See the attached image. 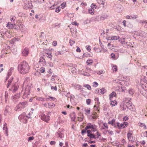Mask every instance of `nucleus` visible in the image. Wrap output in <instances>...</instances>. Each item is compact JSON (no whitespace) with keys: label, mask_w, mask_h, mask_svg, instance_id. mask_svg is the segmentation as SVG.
I'll return each mask as SVG.
<instances>
[{"label":"nucleus","mask_w":147,"mask_h":147,"mask_svg":"<svg viewBox=\"0 0 147 147\" xmlns=\"http://www.w3.org/2000/svg\"><path fill=\"white\" fill-rule=\"evenodd\" d=\"M79 90H82V87L79 85H77V86L76 87Z\"/></svg>","instance_id":"13d9d810"},{"label":"nucleus","mask_w":147,"mask_h":147,"mask_svg":"<svg viewBox=\"0 0 147 147\" xmlns=\"http://www.w3.org/2000/svg\"><path fill=\"white\" fill-rule=\"evenodd\" d=\"M92 60L91 59L88 60L86 61V63L87 65H89L90 64H92Z\"/></svg>","instance_id":"ea45409f"},{"label":"nucleus","mask_w":147,"mask_h":147,"mask_svg":"<svg viewBox=\"0 0 147 147\" xmlns=\"http://www.w3.org/2000/svg\"><path fill=\"white\" fill-rule=\"evenodd\" d=\"M47 55H48V56H47V55H44V56H46V57H48L49 58H50V59H51V57H52V55H51V53H47V54H46Z\"/></svg>","instance_id":"79ce46f5"},{"label":"nucleus","mask_w":147,"mask_h":147,"mask_svg":"<svg viewBox=\"0 0 147 147\" xmlns=\"http://www.w3.org/2000/svg\"><path fill=\"white\" fill-rule=\"evenodd\" d=\"M126 125H124V123H121L120 124V129L124 128L126 127Z\"/></svg>","instance_id":"a18cd8bd"},{"label":"nucleus","mask_w":147,"mask_h":147,"mask_svg":"<svg viewBox=\"0 0 147 147\" xmlns=\"http://www.w3.org/2000/svg\"><path fill=\"white\" fill-rule=\"evenodd\" d=\"M30 69V67L26 61H24L21 62L18 66V71L22 74H25L28 73Z\"/></svg>","instance_id":"f257e3e1"},{"label":"nucleus","mask_w":147,"mask_h":147,"mask_svg":"<svg viewBox=\"0 0 147 147\" xmlns=\"http://www.w3.org/2000/svg\"><path fill=\"white\" fill-rule=\"evenodd\" d=\"M57 136L61 138H62L64 137V134L62 132L58 131L57 132Z\"/></svg>","instance_id":"aec40b11"},{"label":"nucleus","mask_w":147,"mask_h":147,"mask_svg":"<svg viewBox=\"0 0 147 147\" xmlns=\"http://www.w3.org/2000/svg\"><path fill=\"white\" fill-rule=\"evenodd\" d=\"M74 43L75 42L74 41H73L72 40H70L69 43L70 45L72 46Z\"/></svg>","instance_id":"6e6d98bb"},{"label":"nucleus","mask_w":147,"mask_h":147,"mask_svg":"<svg viewBox=\"0 0 147 147\" xmlns=\"http://www.w3.org/2000/svg\"><path fill=\"white\" fill-rule=\"evenodd\" d=\"M36 1L40 3H44V0H36Z\"/></svg>","instance_id":"bf43d9fd"},{"label":"nucleus","mask_w":147,"mask_h":147,"mask_svg":"<svg viewBox=\"0 0 147 147\" xmlns=\"http://www.w3.org/2000/svg\"><path fill=\"white\" fill-rule=\"evenodd\" d=\"M8 92L7 91H5V102H7L8 98Z\"/></svg>","instance_id":"393cba45"},{"label":"nucleus","mask_w":147,"mask_h":147,"mask_svg":"<svg viewBox=\"0 0 147 147\" xmlns=\"http://www.w3.org/2000/svg\"><path fill=\"white\" fill-rule=\"evenodd\" d=\"M121 144L122 145H124V144L126 143L125 140L124 139H123L121 141Z\"/></svg>","instance_id":"69168bd1"},{"label":"nucleus","mask_w":147,"mask_h":147,"mask_svg":"<svg viewBox=\"0 0 147 147\" xmlns=\"http://www.w3.org/2000/svg\"><path fill=\"white\" fill-rule=\"evenodd\" d=\"M127 137L129 141H134L135 139H134L131 133H128L127 134Z\"/></svg>","instance_id":"2eb2a0df"},{"label":"nucleus","mask_w":147,"mask_h":147,"mask_svg":"<svg viewBox=\"0 0 147 147\" xmlns=\"http://www.w3.org/2000/svg\"><path fill=\"white\" fill-rule=\"evenodd\" d=\"M116 94L114 91L113 92L109 95V98L110 100L113 97L115 96Z\"/></svg>","instance_id":"412c9836"},{"label":"nucleus","mask_w":147,"mask_h":147,"mask_svg":"<svg viewBox=\"0 0 147 147\" xmlns=\"http://www.w3.org/2000/svg\"><path fill=\"white\" fill-rule=\"evenodd\" d=\"M41 119L46 122H48V121L50 120V117L49 116L46 115H45L41 116Z\"/></svg>","instance_id":"9d476101"},{"label":"nucleus","mask_w":147,"mask_h":147,"mask_svg":"<svg viewBox=\"0 0 147 147\" xmlns=\"http://www.w3.org/2000/svg\"><path fill=\"white\" fill-rule=\"evenodd\" d=\"M11 108L9 106H7L5 108V109L4 111V114L5 115H7V113L10 115L11 113Z\"/></svg>","instance_id":"423d86ee"},{"label":"nucleus","mask_w":147,"mask_h":147,"mask_svg":"<svg viewBox=\"0 0 147 147\" xmlns=\"http://www.w3.org/2000/svg\"><path fill=\"white\" fill-rule=\"evenodd\" d=\"M147 91L145 90L144 89H142L140 91V93L143 95L144 96L145 95Z\"/></svg>","instance_id":"5701e85b"},{"label":"nucleus","mask_w":147,"mask_h":147,"mask_svg":"<svg viewBox=\"0 0 147 147\" xmlns=\"http://www.w3.org/2000/svg\"><path fill=\"white\" fill-rule=\"evenodd\" d=\"M62 49H61V51H58L55 53V55H57L59 54L61 55L63 54L64 53V51H65V48H64V47L63 46H62Z\"/></svg>","instance_id":"f8f14e48"},{"label":"nucleus","mask_w":147,"mask_h":147,"mask_svg":"<svg viewBox=\"0 0 147 147\" xmlns=\"http://www.w3.org/2000/svg\"><path fill=\"white\" fill-rule=\"evenodd\" d=\"M89 54L86 53H84L83 55V57H89Z\"/></svg>","instance_id":"052dcab7"},{"label":"nucleus","mask_w":147,"mask_h":147,"mask_svg":"<svg viewBox=\"0 0 147 147\" xmlns=\"http://www.w3.org/2000/svg\"><path fill=\"white\" fill-rule=\"evenodd\" d=\"M91 8H93V9H96L97 6H96L95 4L94 3H92L91 5Z\"/></svg>","instance_id":"37998d69"},{"label":"nucleus","mask_w":147,"mask_h":147,"mask_svg":"<svg viewBox=\"0 0 147 147\" xmlns=\"http://www.w3.org/2000/svg\"><path fill=\"white\" fill-rule=\"evenodd\" d=\"M84 111L86 112L85 114L86 115H87L88 114H89L90 113V108H88L87 109L85 108L84 109Z\"/></svg>","instance_id":"b1692460"},{"label":"nucleus","mask_w":147,"mask_h":147,"mask_svg":"<svg viewBox=\"0 0 147 147\" xmlns=\"http://www.w3.org/2000/svg\"><path fill=\"white\" fill-rule=\"evenodd\" d=\"M86 48L89 52H90L91 51V47L90 45H87L86 46Z\"/></svg>","instance_id":"c9c22d12"},{"label":"nucleus","mask_w":147,"mask_h":147,"mask_svg":"<svg viewBox=\"0 0 147 147\" xmlns=\"http://www.w3.org/2000/svg\"><path fill=\"white\" fill-rule=\"evenodd\" d=\"M94 134H90L89 135H88V137H89L90 139L92 138H93V137Z\"/></svg>","instance_id":"338daca9"},{"label":"nucleus","mask_w":147,"mask_h":147,"mask_svg":"<svg viewBox=\"0 0 147 147\" xmlns=\"http://www.w3.org/2000/svg\"><path fill=\"white\" fill-rule=\"evenodd\" d=\"M34 139V137L33 136L29 137L28 138V141H31V140H32Z\"/></svg>","instance_id":"680f3d73"},{"label":"nucleus","mask_w":147,"mask_h":147,"mask_svg":"<svg viewBox=\"0 0 147 147\" xmlns=\"http://www.w3.org/2000/svg\"><path fill=\"white\" fill-rule=\"evenodd\" d=\"M108 17V16L107 15H103L100 16V20H104L107 19Z\"/></svg>","instance_id":"4be33fe9"},{"label":"nucleus","mask_w":147,"mask_h":147,"mask_svg":"<svg viewBox=\"0 0 147 147\" xmlns=\"http://www.w3.org/2000/svg\"><path fill=\"white\" fill-rule=\"evenodd\" d=\"M77 47V48L76 49V51L78 52H80L81 50L80 48L78 47Z\"/></svg>","instance_id":"774afa93"},{"label":"nucleus","mask_w":147,"mask_h":147,"mask_svg":"<svg viewBox=\"0 0 147 147\" xmlns=\"http://www.w3.org/2000/svg\"><path fill=\"white\" fill-rule=\"evenodd\" d=\"M69 116L71 117V120L72 121H75L76 119V114L74 112H73L70 113Z\"/></svg>","instance_id":"ddd939ff"},{"label":"nucleus","mask_w":147,"mask_h":147,"mask_svg":"<svg viewBox=\"0 0 147 147\" xmlns=\"http://www.w3.org/2000/svg\"><path fill=\"white\" fill-rule=\"evenodd\" d=\"M61 7L59 6H58L57 7H55V12H56L58 13L59 11L60 10H61Z\"/></svg>","instance_id":"e433bc0d"},{"label":"nucleus","mask_w":147,"mask_h":147,"mask_svg":"<svg viewBox=\"0 0 147 147\" xmlns=\"http://www.w3.org/2000/svg\"><path fill=\"white\" fill-rule=\"evenodd\" d=\"M3 130L5 131V134H6L7 135V136L8 135V131L7 127V124L5 123L4 124L3 127Z\"/></svg>","instance_id":"a211bd4d"},{"label":"nucleus","mask_w":147,"mask_h":147,"mask_svg":"<svg viewBox=\"0 0 147 147\" xmlns=\"http://www.w3.org/2000/svg\"><path fill=\"white\" fill-rule=\"evenodd\" d=\"M19 87V83L18 82H16L12 86L9 90L13 92H16L18 89Z\"/></svg>","instance_id":"7ed1b4c3"},{"label":"nucleus","mask_w":147,"mask_h":147,"mask_svg":"<svg viewBox=\"0 0 147 147\" xmlns=\"http://www.w3.org/2000/svg\"><path fill=\"white\" fill-rule=\"evenodd\" d=\"M88 129H86V127L84 129H83L81 131V134H83L86 132V130H87Z\"/></svg>","instance_id":"5fc2aeb1"},{"label":"nucleus","mask_w":147,"mask_h":147,"mask_svg":"<svg viewBox=\"0 0 147 147\" xmlns=\"http://www.w3.org/2000/svg\"><path fill=\"white\" fill-rule=\"evenodd\" d=\"M117 67L116 65H114L113 67V71H117Z\"/></svg>","instance_id":"864d4df0"},{"label":"nucleus","mask_w":147,"mask_h":147,"mask_svg":"<svg viewBox=\"0 0 147 147\" xmlns=\"http://www.w3.org/2000/svg\"><path fill=\"white\" fill-rule=\"evenodd\" d=\"M84 87L86 88L88 90H90L91 89V88L90 86L88 84H85L84 86Z\"/></svg>","instance_id":"a19ab883"},{"label":"nucleus","mask_w":147,"mask_h":147,"mask_svg":"<svg viewBox=\"0 0 147 147\" xmlns=\"http://www.w3.org/2000/svg\"><path fill=\"white\" fill-rule=\"evenodd\" d=\"M123 40H122V41H121V44L122 45H125V44H127V42H125V40H124L125 38H123Z\"/></svg>","instance_id":"3c124183"},{"label":"nucleus","mask_w":147,"mask_h":147,"mask_svg":"<svg viewBox=\"0 0 147 147\" xmlns=\"http://www.w3.org/2000/svg\"><path fill=\"white\" fill-rule=\"evenodd\" d=\"M98 85V83L96 82H94L93 83V86L95 87H97Z\"/></svg>","instance_id":"8fccbe9b"},{"label":"nucleus","mask_w":147,"mask_h":147,"mask_svg":"<svg viewBox=\"0 0 147 147\" xmlns=\"http://www.w3.org/2000/svg\"><path fill=\"white\" fill-rule=\"evenodd\" d=\"M126 104H123V106L122 107V110L123 111H125V110H126V107L125 106Z\"/></svg>","instance_id":"e2e57ef3"},{"label":"nucleus","mask_w":147,"mask_h":147,"mask_svg":"<svg viewBox=\"0 0 147 147\" xmlns=\"http://www.w3.org/2000/svg\"><path fill=\"white\" fill-rule=\"evenodd\" d=\"M51 89L52 90H54L56 91L57 90V88L56 86H51Z\"/></svg>","instance_id":"49530a36"},{"label":"nucleus","mask_w":147,"mask_h":147,"mask_svg":"<svg viewBox=\"0 0 147 147\" xmlns=\"http://www.w3.org/2000/svg\"><path fill=\"white\" fill-rule=\"evenodd\" d=\"M26 113H24L19 116V119L21 121H22V120H27V117L26 116Z\"/></svg>","instance_id":"6e6552de"},{"label":"nucleus","mask_w":147,"mask_h":147,"mask_svg":"<svg viewBox=\"0 0 147 147\" xmlns=\"http://www.w3.org/2000/svg\"><path fill=\"white\" fill-rule=\"evenodd\" d=\"M94 9L93 8L89 9L88 10V11L89 13L91 14H93L94 13Z\"/></svg>","instance_id":"c85d7f7f"},{"label":"nucleus","mask_w":147,"mask_h":147,"mask_svg":"<svg viewBox=\"0 0 147 147\" xmlns=\"http://www.w3.org/2000/svg\"><path fill=\"white\" fill-rule=\"evenodd\" d=\"M7 26L9 27L10 29H12L13 28L14 25L11 23H8L7 24Z\"/></svg>","instance_id":"a878e982"},{"label":"nucleus","mask_w":147,"mask_h":147,"mask_svg":"<svg viewBox=\"0 0 147 147\" xmlns=\"http://www.w3.org/2000/svg\"><path fill=\"white\" fill-rule=\"evenodd\" d=\"M30 87L29 85H27L26 87L25 91L23 96V98H25L27 97L28 95H29L30 93Z\"/></svg>","instance_id":"39448f33"},{"label":"nucleus","mask_w":147,"mask_h":147,"mask_svg":"<svg viewBox=\"0 0 147 147\" xmlns=\"http://www.w3.org/2000/svg\"><path fill=\"white\" fill-rule=\"evenodd\" d=\"M91 100L90 99L86 100V103L88 105H89L90 103Z\"/></svg>","instance_id":"4d7b16f0"},{"label":"nucleus","mask_w":147,"mask_h":147,"mask_svg":"<svg viewBox=\"0 0 147 147\" xmlns=\"http://www.w3.org/2000/svg\"><path fill=\"white\" fill-rule=\"evenodd\" d=\"M137 35L142 37H145L146 34L144 32L142 31H140L137 32Z\"/></svg>","instance_id":"dca6fc26"},{"label":"nucleus","mask_w":147,"mask_h":147,"mask_svg":"<svg viewBox=\"0 0 147 147\" xmlns=\"http://www.w3.org/2000/svg\"><path fill=\"white\" fill-rule=\"evenodd\" d=\"M129 93L131 95H132L134 93V90H129L128 91Z\"/></svg>","instance_id":"de8ad7c7"},{"label":"nucleus","mask_w":147,"mask_h":147,"mask_svg":"<svg viewBox=\"0 0 147 147\" xmlns=\"http://www.w3.org/2000/svg\"><path fill=\"white\" fill-rule=\"evenodd\" d=\"M27 101L23 102H22L19 103L17 106V109L19 108H24L27 105Z\"/></svg>","instance_id":"0eeeda50"},{"label":"nucleus","mask_w":147,"mask_h":147,"mask_svg":"<svg viewBox=\"0 0 147 147\" xmlns=\"http://www.w3.org/2000/svg\"><path fill=\"white\" fill-rule=\"evenodd\" d=\"M20 96V94H16L14 95L12 97L11 99L14 102H16L17 101H18Z\"/></svg>","instance_id":"1a4fd4ad"},{"label":"nucleus","mask_w":147,"mask_h":147,"mask_svg":"<svg viewBox=\"0 0 147 147\" xmlns=\"http://www.w3.org/2000/svg\"><path fill=\"white\" fill-rule=\"evenodd\" d=\"M43 62L45 63H46V61L45 58L43 57H40L39 61V62Z\"/></svg>","instance_id":"72a5a7b5"},{"label":"nucleus","mask_w":147,"mask_h":147,"mask_svg":"<svg viewBox=\"0 0 147 147\" xmlns=\"http://www.w3.org/2000/svg\"><path fill=\"white\" fill-rule=\"evenodd\" d=\"M125 103H126L125 106L126 108L131 111H133L134 108V106L132 104L131 101H130L129 99H127V101H125Z\"/></svg>","instance_id":"20e7f679"},{"label":"nucleus","mask_w":147,"mask_h":147,"mask_svg":"<svg viewBox=\"0 0 147 147\" xmlns=\"http://www.w3.org/2000/svg\"><path fill=\"white\" fill-rule=\"evenodd\" d=\"M13 79V78H11L8 81V83L7 84V87L9 88V87L11 86V84L12 82V80Z\"/></svg>","instance_id":"6ab92c4d"},{"label":"nucleus","mask_w":147,"mask_h":147,"mask_svg":"<svg viewBox=\"0 0 147 147\" xmlns=\"http://www.w3.org/2000/svg\"><path fill=\"white\" fill-rule=\"evenodd\" d=\"M11 71L10 70H9L8 71V72L7 73V77L6 78V80H7L9 78V76H10L11 75Z\"/></svg>","instance_id":"f704fd0d"},{"label":"nucleus","mask_w":147,"mask_h":147,"mask_svg":"<svg viewBox=\"0 0 147 147\" xmlns=\"http://www.w3.org/2000/svg\"><path fill=\"white\" fill-rule=\"evenodd\" d=\"M45 69L44 67H42L40 69V71L42 73H44L45 71Z\"/></svg>","instance_id":"603ef678"},{"label":"nucleus","mask_w":147,"mask_h":147,"mask_svg":"<svg viewBox=\"0 0 147 147\" xmlns=\"http://www.w3.org/2000/svg\"><path fill=\"white\" fill-rule=\"evenodd\" d=\"M57 4H54L52 6L50 7V9L51 10H52L54 9H55V7H57Z\"/></svg>","instance_id":"4c0bfd02"},{"label":"nucleus","mask_w":147,"mask_h":147,"mask_svg":"<svg viewBox=\"0 0 147 147\" xmlns=\"http://www.w3.org/2000/svg\"><path fill=\"white\" fill-rule=\"evenodd\" d=\"M138 16L136 15H132L131 16V19H135L137 18Z\"/></svg>","instance_id":"09e8293b"},{"label":"nucleus","mask_w":147,"mask_h":147,"mask_svg":"<svg viewBox=\"0 0 147 147\" xmlns=\"http://www.w3.org/2000/svg\"><path fill=\"white\" fill-rule=\"evenodd\" d=\"M120 123L118 122L116 123H115L114 127L115 128H118L120 129Z\"/></svg>","instance_id":"7c9ffc66"},{"label":"nucleus","mask_w":147,"mask_h":147,"mask_svg":"<svg viewBox=\"0 0 147 147\" xmlns=\"http://www.w3.org/2000/svg\"><path fill=\"white\" fill-rule=\"evenodd\" d=\"M99 90H100V89L98 88L95 91L96 93L100 94V91Z\"/></svg>","instance_id":"0e129e2a"},{"label":"nucleus","mask_w":147,"mask_h":147,"mask_svg":"<svg viewBox=\"0 0 147 147\" xmlns=\"http://www.w3.org/2000/svg\"><path fill=\"white\" fill-rule=\"evenodd\" d=\"M96 127V125L94 124H92L91 123H87L86 127V129H91L92 131L95 132L97 131Z\"/></svg>","instance_id":"f03ea898"},{"label":"nucleus","mask_w":147,"mask_h":147,"mask_svg":"<svg viewBox=\"0 0 147 147\" xmlns=\"http://www.w3.org/2000/svg\"><path fill=\"white\" fill-rule=\"evenodd\" d=\"M119 38V37L118 36H112V40H116Z\"/></svg>","instance_id":"2f4dec72"},{"label":"nucleus","mask_w":147,"mask_h":147,"mask_svg":"<svg viewBox=\"0 0 147 147\" xmlns=\"http://www.w3.org/2000/svg\"><path fill=\"white\" fill-rule=\"evenodd\" d=\"M49 99V98H44L42 97H36V99L38 100L39 101H47L48 99Z\"/></svg>","instance_id":"f3484780"},{"label":"nucleus","mask_w":147,"mask_h":147,"mask_svg":"<svg viewBox=\"0 0 147 147\" xmlns=\"http://www.w3.org/2000/svg\"><path fill=\"white\" fill-rule=\"evenodd\" d=\"M71 71L72 73H74L77 72V69L76 68L73 67L71 68Z\"/></svg>","instance_id":"473e14b6"},{"label":"nucleus","mask_w":147,"mask_h":147,"mask_svg":"<svg viewBox=\"0 0 147 147\" xmlns=\"http://www.w3.org/2000/svg\"><path fill=\"white\" fill-rule=\"evenodd\" d=\"M119 90H120V91H122V92H125V91L126 90V89L125 87H121V88H119Z\"/></svg>","instance_id":"58836bf2"},{"label":"nucleus","mask_w":147,"mask_h":147,"mask_svg":"<svg viewBox=\"0 0 147 147\" xmlns=\"http://www.w3.org/2000/svg\"><path fill=\"white\" fill-rule=\"evenodd\" d=\"M81 74L85 76H90V74L89 73L84 71H83Z\"/></svg>","instance_id":"c03bdc74"},{"label":"nucleus","mask_w":147,"mask_h":147,"mask_svg":"<svg viewBox=\"0 0 147 147\" xmlns=\"http://www.w3.org/2000/svg\"><path fill=\"white\" fill-rule=\"evenodd\" d=\"M99 90L100 91V94H103L106 92V90L104 88L100 89V90Z\"/></svg>","instance_id":"cd10ccee"},{"label":"nucleus","mask_w":147,"mask_h":147,"mask_svg":"<svg viewBox=\"0 0 147 147\" xmlns=\"http://www.w3.org/2000/svg\"><path fill=\"white\" fill-rule=\"evenodd\" d=\"M99 4H102L103 5V7H104V5H105V3L104 2V0H97Z\"/></svg>","instance_id":"c756f323"},{"label":"nucleus","mask_w":147,"mask_h":147,"mask_svg":"<svg viewBox=\"0 0 147 147\" xmlns=\"http://www.w3.org/2000/svg\"><path fill=\"white\" fill-rule=\"evenodd\" d=\"M29 51L28 49L27 48H25L22 52L23 55L25 57L27 56L28 54Z\"/></svg>","instance_id":"4468645a"},{"label":"nucleus","mask_w":147,"mask_h":147,"mask_svg":"<svg viewBox=\"0 0 147 147\" xmlns=\"http://www.w3.org/2000/svg\"><path fill=\"white\" fill-rule=\"evenodd\" d=\"M111 105H112V106H114L117 105V102L116 100L114 101H111Z\"/></svg>","instance_id":"bb28decb"},{"label":"nucleus","mask_w":147,"mask_h":147,"mask_svg":"<svg viewBox=\"0 0 147 147\" xmlns=\"http://www.w3.org/2000/svg\"><path fill=\"white\" fill-rule=\"evenodd\" d=\"M32 1L31 0H30L28 1V3H25L26 7L24 8L26 9V7H27V8L28 9H32L33 7V5H32Z\"/></svg>","instance_id":"9b49d317"}]
</instances>
